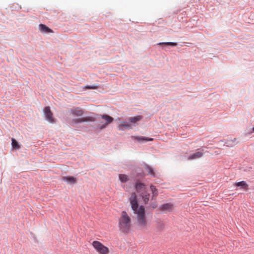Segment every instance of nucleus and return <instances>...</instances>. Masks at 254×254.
Here are the masks:
<instances>
[{
    "label": "nucleus",
    "instance_id": "1",
    "mask_svg": "<svg viewBox=\"0 0 254 254\" xmlns=\"http://www.w3.org/2000/svg\"><path fill=\"white\" fill-rule=\"evenodd\" d=\"M129 200L133 213L136 215L137 226L141 229L146 228L147 220L144 207L138 206L136 195L134 192L131 194Z\"/></svg>",
    "mask_w": 254,
    "mask_h": 254
},
{
    "label": "nucleus",
    "instance_id": "2",
    "mask_svg": "<svg viewBox=\"0 0 254 254\" xmlns=\"http://www.w3.org/2000/svg\"><path fill=\"white\" fill-rule=\"evenodd\" d=\"M131 227L130 217L125 211H123L119 219L118 227L120 232L124 234L128 233Z\"/></svg>",
    "mask_w": 254,
    "mask_h": 254
},
{
    "label": "nucleus",
    "instance_id": "3",
    "mask_svg": "<svg viewBox=\"0 0 254 254\" xmlns=\"http://www.w3.org/2000/svg\"><path fill=\"white\" fill-rule=\"evenodd\" d=\"M92 246L98 254H109L110 253L109 248L98 241H94L92 243Z\"/></svg>",
    "mask_w": 254,
    "mask_h": 254
},
{
    "label": "nucleus",
    "instance_id": "4",
    "mask_svg": "<svg viewBox=\"0 0 254 254\" xmlns=\"http://www.w3.org/2000/svg\"><path fill=\"white\" fill-rule=\"evenodd\" d=\"M43 112L46 120L51 124L56 123V120L53 117V114L51 111L50 108L49 106L46 107L44 108Z\"/></svg>",
    "mask_w": 254,
    "mask_h": 254
},
{
    "label": "nucleus",
    "instance_id": "5",
    "mask_svg": "<svg viewBox=\"0 0 254 254\" xmlns=\"http://www.w3.org/2000/svg\"><path fill=\"white\" fill-rule=\"evenodd\" d=\"M101 118L104 120L106 122L104 125L100 127V129L105 128L109 124L112 123L114 120V119L112 117L107 115H101Z\"/></svg>",
    "mask_w": 254,
    "mask_h": 254
},
{
    "label": "nucleus",
    "instance_id": "6",
    "mask_svg": "<svg viewBox=\"0 0 254 254\" xmlns=\"http://www.w3.org/2000/svg\"><path fill=\"white\" fill-rule=\"evenodd\" d=\"M94 119L92 117H86L82 118L73 120L72 121L74 123H81L84 122H94Z\"/></svg>",
    "mask_w": 254,
    "mask_h": 254
},
{
    "label": "nucleus",
    "instance_id": "7",
    "mask_svg": "<svg viewBox=\"0 0 254 254\" xmlns=\"http://www.w3.org/2000/svg\"><path fill=\"white\" fill-rule=\"evenodd\" d=\"M174 208L173 205L170 203L162 204L160 207V210L163 211H171Z\"/></svg>",
    "mask_w": 254,
    "mask_h": 254
},
{
    "label": "nucleus",
    "instance_id": "8",
    "mask_svg": "<svg viewBox=\"0 0 254 254\" xmlns=\"http://www.w3.org/2000/svg\"><path fill=\"white\" fill-rule=\"evenodd\" d=\"M39 30L41 32L45 33H53V30L49 28L46 25L40 24L39 26Z\"/></svg>",
    "mask_w": 254,
    "mask_h": 254
},
{
    "label": "nucleus",
    "instance_id": "9",
    "mask_svg": "<svg viewBox=\"0 0 254 254\" xmlns=\"http://www.w3.org/2000/svg\"><path fill=\"white\" fill-rule=\"evenodd\" d=\"M70 112L72 114L76 116H81L83 114V110L79 108L72 109L70 110Z\"/></svg>",
    "mask_w": 254,
    "mask_h": 254
},
{
    "label": "nucleus",
    "instance_id": "10",
    "mask_svg": "<svg viewBox=\"0 0 254 254\" xmlns=\"http://www.w3.org/2000/svg\"><path fill=\"white\" fill-rule=\"evenodd\" d=\"M62 180L70 184H75L76 182V178L72 176H64L62 178Z\"/></svg>",
    "mask_w": 254,
    "mask_h": 254
},
{
    "label": "nucleus",
    "instance_id": "11",
    "mask_svg": "<svg viewBox=\"0 0 254 254\" xmlns=\"http://www.w3.org/2000/svg\"><path fill=\"white\" fill-rule=\"evenodd\" d=\"M130 124L127 122H122L118 126V128L120 130H123L124 129L130 128Z\"/></svg>",
    "mask_w": 254,
    "mask_h": 254
},
{
    "label": "nucleus",
    "instance_id": "12",
    "mask_svg": "<svg viewBox=\"0 0 254 254\" xmlns=\"http://www.w3.org/2000/svg\"><path fill=\"white\" fill-rule=\"evenodd\" d=\"M203 153L202 152H196L190 155L189 157H188V159L192 160L197 159L202 157L203 156Z\"/></svg>",
    "mask_w": 254,
    "mask_h": 254
},
{
    "label": "nucleus",
    "instance_id": "13",
    "mask_svg": "<svg viewBox=\"0 0 254 254\" xmlns=\"http://www.w3.org/2000/svg\"><path fill=\"white\" fill-rule=\"evenodd\" d=\"M142 119V117L140 115H138L136 117H130L128 119V121L132 124H136L137 122L140 121Z\"/></svg>",
    "mask_w": 254,
    "mask_h": 254
},
{
    "label": "nucleus",
    "instance_id": "14",
    "mask_svg": "<svg viewBox=\"0 0 254 254\" xmlns=\"http://www.w3.org/2000/svg\"><path fill=\"white\" fill-rule=\"evenodd\" d=\"M150 190L152 192V199H154L158 194V190L153 185L150 186Z\"/></svg>",
    "mask_w": 254,
    "mask_h": 254
},
{
    "label": "nucleus",
    "instance_id": "15",
    "mask_svg": "<svg viewBox=\"0 0 254 254\" xmlns=\"http://www.w3.org/2000/svg\"><path fill=\"white\" fill-rule=\"evenodd\" d=\"M135 189L137 192H140L141 190H144L145 189V185L141 183H137L135 185Z\"/></svg>",
    "mask_w": 254,
    "mask_h": 254
},
{
    "label": "nucleus",
    "instance_id": "16",
    "mask_svg": "<svg viewBox=\"0 0 254 254\" xmlns=\"http://www.w3.org/2000/svg\"><path fill=\"white\" fill-rule=\"evenodd\" d=\"M235 186L236 187H240L243 189L248 190V185L245 181H241L238 183H236L235 184Z\"/></svg>",
    "mask_w": 254,
    "mask_h": 254
},
{
    "label": "nucleus",
    "instance_id": "17",
    "mask_svg": "<svg viewBox=\"0 0 254 254\" xmlns=\"http://www.w3.org/2000/svg\"><path fill=\"white\" fill-rule=\"evenodd\" d=\"M119 179L122 183H126L128 180V176L125 174L119 175Z\"/></svg>",
    "mask_w": 254,
    "mask_h": 254
},
{
    "label": "nucleus",
    "instance_id": "18",
    "mask_svg": "<svg viewBox=\"0 0 254 254\" xmlns=\"http://www.w3.org/2000/svg\"><path fill=\"white\" fill-rule=\"evenodd\" d=\"M132 137L134 138L135 139L137 140H145V141H152L153 140V138H145L144 137H137V136H132Z\"/></svg>",
    "mask_w": 254,
    "mask_h": 254
},
{
    "label": "nucleus",
    "instance_id": "19",
    "mask_svg": "<svg viewBox=\"0 0 254 254\" xmlns=\"http://www.w3.org/2000/svg\"><path fill=\"white\" fill-rule=\"evenodd\" d=\"M149 196H150V195H149V193H146V194H142L141 195L142 199H143L144 202L145 204L148 203V202L149 201Z\"/></svg>",
    "mask_w": 254,
    "mask_h": 254
},
{
    "label": "nucleus",
    "instance_id": "20",
    "mask_svg": "<svg viewBox=\"0 0 254 254\" xmlns=\"http://www.w3.org/2000/svg\"><path fill=\"white\" fill-rule=\"evenodd\" d=\"M11 141L12 147L17 149H19L20 147L17 141L14 138H12Z\"/></svg>",
    "mask_w": 254,
    "mask_h": 254
},
{
    "label": "nucleus",
    "instance_id": "21",
    "mask_svg": "<svg viewBox=\"0 0 254 254\" xmlns=\"http://www.w3.org/2000/svg\"><path fill=\"white\" fill-rule=\"evenodd\" d=\"M158 45H166V46H177V44L176 43H174V42H162V43H158Z\"/></svg>",
    "mask_w": 254,
    "mask_h": 254
},
{
    "label": "nucleus",
    "instance_id": "22",
    "mask_svg": "<svg viewBox=\"0 0 254 254\" xmlns=\"http://www.w3.org/2000/svg\"><path fill=\"white\" fill-rule=\"evenodd\" d=\"M146 171L148 172V174L152 175L153 177H155V174L153 170V169L150 166H146Z\"/></svg>",
    "mask_w": 254,
    "mask_h": 254
},
{
    "label": "nucleus",
    "instance_id": "23",
    "mask_svg": "<svg viewBox=\"0 0 254 254\" xmlns=\"http://www.w3.org/2000/svg\"><path fill=\"white\" fill-rule=\"evenodd\" d=\"M157 229L158 230H162L164 228V224L161 221L159 222L157 225Z\"/></svg>",
    "mask_w": 254,
    "mask_h": 254
},
{
    "label": "nucleus",
    "instance_id": "24",
    "mask_svg": "<svg viewBox=\"0 0 254 254\" xmlns=\"http://www.w3.org/2000/svg\"><path fill=\"white\" fill-rule=\"evenodd\" d=\"M98 87V85H92V86H90V85H87L85 86V88L86 89H97Z\"/></svg>",
    "mask_w": 254,
    "mask_h": 254
},
{
    "label": "nucleus",
    "instance_id": "25",
    "mask_svg": "<svg viewBox=\"0 0 254 254\" xmlns=\"http://www.w3.org/2000/svg\"><path fill=\"white\" fill-rule=\"evenodd\" d=\"M152 207L154 208L156 207V203H154V204H152Z\"/></svg>",
    "mask_w": 254,
    "mask_h": 254
},
{
    "label": "nucleus",
    "instance_id": "26",
    "mask_svg": "<svg viewBox=\"0 0 254 254\" xmlns=\"http://www.w3.org/2000/svg\"><path fill=\"white\" fill-rule=\"evenodd\" d=\"M253 131H254V127L253 128Z\"/></svg>",
    "mask_w": 254,
    "mask_h": 254
}]
</instances>
